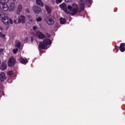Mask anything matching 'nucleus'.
Segmentation results:
<instances>
[{
  "mask_svg": "<svg viewBox=\"0 0 125 125\" xmlns=\"http://www.w3.org/2000/svg\"><path fill=\"white\" fill-rule=\"evenodd\" d=\"M15 63H16V60H15L14 57H12L8 61V65L9 67H12V66H14V65H15Z\"/></svg>",
  "mask_w": 125,
  "mask_h": 125,
  "instance_id": "4",
  "label": "nucleus"
},
{
  "mask_svg": "<svg viewBox=\"0 0 125 125\" xmlns=\"http://www.w3.org/2000/svg\"><path fill=\"white\" fill-rule=\"evenodd\" d=\"M63 0H56V3L58 4V3H61Z\"/></svg>",
  "mask_w": 125,
  "mask_h": 125,
  "instance_id": "24",
  "label": "nucleus"
},
{
  "mask_svg": "<svg viewBox=\"0 0 125 125\" xmlns=\"http://www.w3.org/2000/svg\"><path fill=\"white\" fill-rule=\"evenodd\" d=\"M14 23H15V24H18L20 23H19V21H18V22H17V21L16 20L14 21Z\"/></svg>",
  "mask_w": 125,
  "mask_h": 125,
  "instance_id": "26",
  "label": "nucleus"
},
{
  "mask_svg": "<svg viewBox=\"0 0 125 125\" xmlns=\"http://www.w3.org/2000/svg\"><path fill=\"white\" fill-rule=\"evenodd\" d=\"M3 14V13L2 11H0V17H1V15Z\"/></svg>",
  "mask_w": 125,
  "mask_h": 125,
  "instance_id": "33",
  "label": "nucleus"
},
{
  "mask_svg": "<svg viewBox=\"0 0 125 125\" xmlns=\"http://www.w3.org/2000/svg\"><path fill=\"white\" fill-rule=\"evenodd\" d=\"M33 11L35 13H36V14H39V13L42 12V9L38 6H34L33 7Z\"/></svg>",
  "mask_w": 125,
  "mask_h": 125,
  "instance_id": "8",
  "label": "nucleus"
},
{
  "mask_svg": "<svg viewBox=\"0 0 125 125\" xmlns=\"http://www.w3.org/2000/svg\"><path fill=\"white\" fill-rule=\"evenodd\" d=\"M42 20V19L41 17H37L36 19V21L37 22V23H39V22H41Z\"/></svg>",
  "mask_w": 125,
  "mask_h": 125,
  "instance_id": "22",
  "label": "nucleus"
},
{
  "mask_svg": "<svg viewBox=\"0 0 125 125\" xmlns=\"http://www.w3.org/2000/svg\"><path fill=\"white\" fill-rule=\"evenodd\" d=\"M27 18L28 19L29 24H32L33 23V21H34V19H33V17H32V16L28 15Z\"/></svg>",
  "mask_w": 125,
  "mask_h": 125,
  "instance_id": "17",
  "label": "nucleus"
},
{
  "mask_svg": "<svg viewBox=\"0 0 125 125\" xmlns=\"http://www.w3.org/2000/svg\"><path fill=\"white\" fill-rule=\"evenodd\" d=\"M3 53V49H0V55Z\"/></svg>",
  "mask_w": 125,
  "mask_h": 125,
  "instance_id": "30",
  "label": "nucleus"
},
{
  "mask_svg": "<svg viewBox=\"0 0 125 125\" xmlns=\"http://www.w3.org/2000/svg\"><path fill=\"white\" fill-rule=\"evenodd\" d=\"M37 28H38V27H37V26H33V29L34 31H36V30H37Z\"/></svg>",
  "mask_w": 125,
  "mask_h": 125,
  "instance_id": "29",
  "label": "nucleus"
},
{
  "mask_svg": "<svg viewBox=\"0 0 125 125\" xmlns=\"http://www.w3.org/2000/svg\"><path fill=\"white\" fill-rule=\"evenodd\" d=\"M19 61L21 64H26L27 63H28V60L27 59H23L22 58H20L19 59Z\"/></svg>",
  "mask_w": 125,
  "mask_h": 125,
  "instance_id": "13",
  "label": "nucleus"
},
{
  "mask_svg": "<svg viewBox=\"0 0 125 125\" xmlns=\"http://www.w3.org/2000/svg\"><path fill=\"white\" fill-rule=\"evenodd\" d=\"M22 9H23V6L21 4H19L17 7V14H20L22 12Z\"/></svg>",
  "mask_w": 125,
  "mask_h": 125,
  "instance_id": "12",
  "label": "nucleus"
},
{
  "mask_svg": "<svg viewBox=\"0 0 125 125\" xmlns=\"http://www.w3.org/2000/svg\"><path fill=\"white\" fill-rule=\"evenodd\" d=\"M60 22L61 24H65L66 23V20L63 18H61L60 19Z\"/></svg>",
  "mask_w": 125,
  "mask_h": 125,
  "instance_id": "20",
  "label": "nucleus"
},
{
  "mask_svg": "<svg viewBox=\"0 0 125 125\" xmlns=\"http://www.w3.org/2000/svg\"><path fill=\"white\" fill-rule=\"evenodd\" d=\"M85 1L88 3H90L91 2V0H86Z\"/></svg>",
  "mask_w": 125,
  "mask_h": 125,
  "instance_id": "28",
  "label": "nucleus"
},
{
  "mask_svg": "<svg viewBox=\"0 0 125 125\" xmlns=\"http://www.w3.org/2000/svg\"><path fill=\"white\" fill-rule=\"evenodd\" d=\"M17 51H18V49H17V48L14 49L13 50V53H14V54H16V53H17Z\"/></svg>",
  "mask_w": 125,
  "mask_h": 125,
  "instance_id": "25",
  "label": "nucleus"
},
{
  "mask_svg": "<svg viewBox=\"0 0 125 125\" xmlns=\"http://www.w3.org/2000/svg\"><path fill=\"white\" fill-rule=\"evenodd\" d=\"M80 9L79 8V6L76 3H74L72 6L68 5L67 6V9L70 11L71 15H75L79 12H81L82 10H84V1L83 0H81V2L79 4Z\"/></svg>",
  "mask_w": 125,
  "mask_h": 125,
  "instance_id": "1",
  "label": "nucleus"
},
{
  "mask_svg": "<svg viewBox=\"0 0 125 125\" xmlns=\"http://www.w3.org/2000/svg\"><path fill=\"white\" fill-rule=\"evenodd\" d=\"M15 44L16 47H17L18 48H20V46H21V42L20 41H16Z\"/></svg>",
  "mask_w": 125,
  "mask_h": 125,
  "instance_id": "18",
  "label": "nucleus"
},
{
  "mask_svg": "<svg viewBox=\"0 0 125 125\" xmlns=\"http://www.w3.org/2000/svg\"><path fill=\"white\" fill-rule=\"evenodd\" d=\"M125 43H122L120 44L119 49L120 51H121V52H125Z\"/></svg>",
  "mask_w": 125,
  "mask_h": 125,
  "instance_id": "16",
  "label": "nucleus"
},
{
  "mask_svg": "<svg viewBox=\"0 0 125 125\" xmlns=\"http://www.w3.org/2000/svg\"><path fill=\"white\" fill-rule=\"evenodd\" d=\"M18 21H19V23H25V16L22 15L19 16L18 19Z\"/></svg>",
  "mask_w": 125,
  "mask_h": 125,
  "instance_id": "10",
  "label": "nucleus"
},
{
  "mask_svg": "<svg viewBox=\"0 0 125 125\" xmlns=\"http://www.w3.org/2000/svg\"><path fill=\"white\" fill-rule=\"evenodd\" d=\"M7 68V65L6 64V63H2L1 65L0 66V70H2V71L4 70H6Z\"/></svg>",
  "mask_w": 125,
  "mask_h": 125,
  "instance_id": "15",
  "label": "nucleus"
},
{
  "mask_svg": "<svg viewBox=\"0 0 125 125\" xmlns=\"http://www.w3.org/2000/svg\"><path fill=\"white\" fill-rule=\"evenodd\" d=\"M13 74V71H9L7 72V75H8L9 76H11Z\"/></svg>",
  "mask_w": 125,
  "mask_h": 125,
  "instance_id": "23",
  "label": "nucleus"
},
{
  "mask_svg": "<svg viewBox=\"0 0 125 125\" xmlns=\"http://www.w3.org/2000/svg\"><path fill=\"white\" fill-rule=\"evenodd\" d=\"M72 0H65L66 2H70Z\"/></svg>",
  "mask_w": 125,
  "mask_h": 125,
  "instance_id": "34",
  "label": "nucleus"
},
{
  "mask_svg": "<svg viewBox=\"0 0 125 125\" xmlns=\"http://www.w3.org/2000/svg\"><path fill=\"white\" fill-rule=\"evenodd\" d=\"M45 21L48 25H54L55 23V21L52 18H50L49 17H47L45 18Z\"/></svg>",
  "mask_w": 125,
  "mask_h": 125,
  "instance_id": "6",
  "label": "nucleus"
},
{
  "mask_svg": "<svg viewBox=\"0 0 125 125\" xmlns=\"http://www.w3.org/2000/svg\"><path fill=\"white\" fill-rule=\"evenodd\" d=\"M2 22L4 24V25H6V26L8 25H12L13 24V21L12 19L8 17L4 16V17L2 18L1 19Z\"/></svg>",
  "mask_w": 125,
  "mask_h": 125,
  "instance_id": "3",
  "label": "nucleus"
},
{
  "mask_svg": "<svg viewBox=\"0 0 125 125\" xmlns=\"http://www.w3.org/2000/svg\"><path fill=\"white\" fill-rule=\"evenodd\" d=\"M31 41L33 42V39H31Z\"/></svg>",
  "mask_w": 125,
  "mask_h": 125,
  "instance_id": "36",
  "label": "nucleus"
},
{
  "mask_svg": "<svg viewBox=\"0 0 125 125\" xmlns=\"http://www.w3.org/2000/svg\"><path fill=\"white\" fill-rule=\"evenodd\" d=\"M16 8V5H15V3L13 2H11L10 3L8 7V9L10 12L11 11H14V9Z\"/></svg>",
  "mask_w": 125,
  "mask_h": 125,
  "instance_id": "7",
  "label": "nucleus"
},
{
  "mask_svg": "<svg viewBox=\"0 0 125 125\" xmlns=\"http://www.w3.org/2000/svg\"><path fill=\"white\" fill-rule=\"evenodd\" d=\"M36 36L37 38L41 40H42V39H44V38H45V35L40 31H37L36 32Z\"/></svg>",
  "mask_w": 125,
  "mask_h": 125,
  "instance_id": "9",
  "label": "nucleus"
},
{
  "mask_svg": "<svg viewBox=\"0 0 125 125\" xmlns=\"http://www.w3.org/2000/svg\"><path fill=\"white\" fill-rule=\"evenodd\" d=\"M0 9L3 11H7L8 10V5L5 3L0 2Z\"/></svg>",
  "mask_w": 125,
  "mask_h": 125,
  "instance_id": "5",
  "label": "nucleus"
},
{
  "mask_svg": "<svg viewBox=\"0 0 125 125\" xmlns=\"http://www.w3.org/2000/svg\"><path fill=\"white\" fill-rule=\"evenodd\" d=\"M49 44H51V41L49 39H44L43 41V43L41 42L39 44V48H41L42 49H44L45 48V46L46 45H48Z\"/></svg>",
  "mask_w": 125,
  "mask_h": 125,
  "instance_id": "2",
  "label": "nucleus"
},
{
  "mask_svg": "<svg viewBox=\"0 0 125 125\" xmlns=\"http://www.w3.org/2000/svg\"><path fill=\"white\" fill-rule=\"evenodd\" d=\"M0 30L1 31H2V30H3L2 27L1 26H0Z\"/></svg>",
  "mask_w": 125,
  "mask_h": 125,
  "instance_id": "35",
  "label": "nucleus"
},
{
  "mask_svg": "<svg viewBox=\"0 0 125 125\" xmlns=\"http://www.w3.org/2000/svg\"><path fill=\"white\" fill-rule=\"evenodd\" d=\"M36 3L38 5H40V6H43V3L42 1V0H36Z\"/></svg>",
  "mask_w": 125,
  "mask_h": 125,
  "instance_id": "19",
  "label": "nucleus"
},
{
  "mask_svg": "<svg viewBox=\"0 0 125 125\" xmlns=\"http://www.w3.org/2000/svg\"><path fill=\"white\" fill-rule=\"evenodd\" d=\"M45 9L47 10L48 13L49 14H50V12H51V8H50L48 6L46 5Z\"/></svg>",
  "mask_w": 125,
  "mask_h": 125,
  "instance_id": "21",
  "label": "nucleus"
},
{
  "mask_svg": "<svg viewBox=\"0 0 125 125\" xmlns=\"http://www.w3.org/2000/svg\"><path fill=\"white\" fill-rule=\"evenodd\" d=\"M2 1H4V2H8L9 1V0H1Z\"/></svg>",
  "mask_w": 125,
  "mask_h": 125,
  "instance_id": "31",
  "label": "nucleus"
},
{
  "mask_svg": "<svg viewBox=\"0 0 125 125\" xmlns=\"http://www.w3.org/2000/svg\"><path fill=\"white\" fill-rule=\"evenodd\" d=\"M60 7L62 9V10H64L65 12H67V5L65 3H62L60 5Z\"/></svg>",
  "mask_w": 125,
  "mask_h": 125,
  "instance_id": "14",
  "label": "nucleus"
},
{
  "mask_svg": "<svg viewBox=\"0 0 125 125\" xmlns=\"http://www.w3.org/2000/svg\"><path fill=\"white\" fill-rule=\"evenodd\" d=\"M0 36L1 37V38H4L5 37L4 34H2L1 33H0Z\"/></svg>",
  "mask_w": 125,
  "mask_h": 125,
  "instance_id": "27",
  "label": "nucleus"
},
{
  "mask_svg": "<svg viewBox=\"0 0 125 125\" xmlns=\"http://www.w3.org/2000/svg\"><path fill=\"white\" fill-rule=\"evenodd\" d=\"M0 80L1 82H4L6 80V76H5V73L4 72H1L0 74Z\"/></svg>",
  "mask_w": 125,
  "mask_h": 125,
  "instance_id": "11",
  "label": "nucleus"
},
{
  "mask_svg": "<svg viewBox=\"0 0 125 125\" xmlns=\"http://www.w3.org/2000/svg\"><path fill=\"white\" fill-rule=\"evenodd\" d=\"M13 0L15 1V0Z\"/></svg>",
  "mask_w": 125,
  "mask_h": 125,
  "instance_id": "37",
  "label": "nucleus"
},
{
  "mask_svg": "<svg viewBox=\"0 0 125 125\" xmlns=\"http://www.w3.org/2000/svg\"><path fill=\"white\" fill-rule=\"evenodd\" d=\"M25 11L27 13H29L30 12V11L29 10V9H26Z\"/></svg>",
  "mask_w": 125,
  "mask_h": 125,
  "instance_id": "32",
  "label": "nucleus"
}]
</instances>
